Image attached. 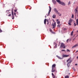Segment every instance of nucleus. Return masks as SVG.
I'll return each instance as SVG.
<instances>
[{
    "label": "nucleus",
    "instance_id": "obj_1",
    "mask_svg": "<svg viewBox=\"0 0 78 78\" xmlns=\"http://www.w3.org/2000/svg\"><path fill=\"white\" fill-rule=\"evenodd\" d=\"M55 67H56V64H54L52 65V70L51 72H55L56 71V70L54 69V68H55Z\"/></svg>",
    "mask_w": 78,
    "mask_h": 78
},
{
    "label": "nucleus",
    "instance_id": "obj_2",
    "mask_svg": "<svg viewBox=\"0 0 78 78\" xmlns=\"http://www.w3.org/2000/svg\"><path fill=\"white\" fill-rule=\"evenodd\" d=\"M60 48H66V46L65 44L63 43H61L60 46Z\"/></svg>",
    "mask_w": 78,
    "mask_h": 78
},
{
    "label": "nucleus",
    "instance_id": "obj_3",
    "mask_svg": "<svg viewBox=\"0 0 78 78\" xmlns=\"http://www.w3.org/2000/svg\"><path fill=\"white\" fill-rule=\"evenodd\" d=\"M72 19L71 18L70 19L69 21V25L70 26L72 25Z\"/></svg>",
    "mask_w": 78,
    "mask_h": 78
},
{
    "label": "nucleus",
    "instance_id": "obj_4",
    "mask_svg": "<svg viewBox=\"0 0 78 78\" xmlns=\"http://www.w3.org/2000/svg\"><path fill=\"white\" fill-rule=\"evenodd\" d=\"M54 10L56 14H59V13L58 12V10H57L55 8H54Z\"/></svg>",
    "mask_w": 78,
    "mask_h": 78
},
{
    "label": "nucleus",
    "instance_id": "obj_5",
    "mask_svg": "<svg viewBox=\"0 0 78 78\" xmlns=\"http://www.w3.org/2000/svg\"><path fill=\"white\" fill-rule=\"evenodd\" d=\"M12 19H14V13H13V9H12Z\"/></svg>",
    "mask_w": 78,
    "mask_h": 78
},
{
    "label": "nucleus",
    "instance_id": "obj_6",
    "mask_svg": "<svg viewBox=\"0 0 78 78\" xmlns=\"http://www.w3.org/2000/svg\"><path fill=\"white\" fill-rule=\"evenodd\" d=\"M52 26H53V28H55V27H56V22H55L54 24L53 23L52 25Z\"/></svg>",
    "mask_w": 78,
    "mask_h": 78
},
{
    "label": "nucleus",
    "instance_id": "obj_7",
    "mask_svg": "<svg viewBox=\"0 0 78 78\" xmlns=\"http://www.w3.org/2000/svg\"><path fill=\"white\" fill-rule=\"evenodd\" d=\"M60 5H62V6H66V4L64 3L63 2H61L60 3Z\"/></svg>",
    "mask_w": 78,
    "mask_h": 78
},
{
    "label": "nucleus",
    "instance_id": "obj_8",
    "mask_svg": "<svg viewBox=\"0 0 78 78\" xmlns=\"http://www.w3.org/2000/svg\"><path fill=\"white\" fill-rule=\"evenodd\" d=\"M49 10L48 11V15L49 16V15H50V12H51V7L50 6H49Z\"/></svg>",
    "mask_w": 78,
    "mask_h": 78
},
{
    "label": "nucleus",
    "instance_id": "obj_9",
    "mask_svg": "<svg viewBox=\"0 0 78 78\" xmlns=\"http://www.w3.org/2000/svg\"><path fill=\"white\" fill-rule=\"evenodd\" d=\"M62 57H63L64 58H67V57H68L69 56V55H65L63 54L62 55Z\"/></svg>",
    "mask_w": 78,
    "mask_h": 78
},
{
    "label": "nucleus",
    "instance_id": "obj_10",
    "mask_svg": "<svg viewBox=\"0 0 78 78\" xmlns=\"http://www.w3.org/2000/svg\"><path fill=\"white\" fill-rule=\"evenodd\" d=\"M69 63H71L72 62V60L71 58H70L69 59Z\"/></svg>",
    "mask_w": 78,
    "mask_h": 78
},
{
    "label": "nucleus",
    "instance_id": "obj_11",
    "mask_svg": "<svg viewBox=\"0 0 78 78\" xmlns=\"http://www.w3.org/2000/svg\"><path fill=\"white\" fill-rule=\"evenodd\" d=\"M78 46V43L75 45L74 46L72 47V48H74Z\"/></svg>",
    "mask_w": 78,
    "mask_h": 78
},
{
    "label": "nucleus",
    "instance_id": "obj_12",
    "mask_svg": "<svg viewBox=\"0 0 78 78\" xmlns=\"http://www.w3.org/2000/svg\"><path fill=\"white\" fill-rule=\"evenodd\" d=\"M56 22L57 24H60V23L61 22L60 21H59L58 19H57L56 20Z\"/></svg>",
    "mask_w": 78,
    "mask_h": 78
},
{
    "label": "nucleus",
    "instance_id": "obj_13",
    "mask_svg": "<svg viewBox=\"0 0 78 78\" xmlns=\"http://www.w3.org/2000/svg\"><path fill=\"white\" fill-rule=\"evenodd\" d=\"M52 1L54 4V5H56V1L55 0H52Z\"/></svg>",
    "mask_w": 78,
    "mask_h": 78
},
{
    "label": "nucleus",
    "instance_id": "obj_14",
    "mask_svg": "<svg viewBox=\"0 0 78 78\" xmlns=\"http://www.w3.org/2000/svg\"><path fill=\"white\" fill-rule=\"evenodd\" d=\"M56 1L57 2H58V3H59V4H60L61 2V0H56Z\"/></svg>",
    "mask_w": 78,
    "mask_h": 78
},
{
    "label": "nucleus",
    "instance_id": "obj_15",
    "mask_svg": "<svg viewBox=\"0 0 78 78\" xmlns=\"http://www.w3.org/2000/svg\"><path fill=\"white\" fill-rule=\"evenodd\" d=\"M56 56L57 57H58V58L59 59H63V58H61L59 56H58V55H56Z\"/></svg>",
    "mask_w": 78,
    "mask_h": 78
},
{
    "label": "nucleus",
    "instance_id": "obj_16",
    "mask_svg": "<svg viewBox=\"0 0 78 78\" xmlns=\"http://www.w3.org/2000/svg\"><path fill=\"white\" fill-rule=\"evenodd\" d=\"M46 21H47V19H44V23L45 25L46 24Z\"/></svg>",
    "mask_w": 78,
    "mask_h": 78
},
{
    "label": "nucleus",
    "instance_id": "obj_17",
    "mask_svg": "<svg viewBox=\"0 0 78 78\" xmlns=\"http://www.w3.org/2000/svg\"><path fill=\"white\" fill-rule=\"evenodd\" d=\"M61 25H60V24H58V25H57L58 28H60Z\"/></svg>",
    "mask_w": 78,
    "mask_h": 78
},
{
    "label": "nucleus",
    "instance_id": "obj_18",
    "mask_svg": "<svg viewBox=\"0 0 78 78\" xmlns=\"http://www.w3.org/2000/svg\"><path fill=\"white\" fill-rule=\"evenodd\" d=\"M76 23L77 25L78 26V19H77L76 20Z\"/></svg>",
    "mask_w": 78,
    "mask_h": 78
},
{
    "label": "nucleus",
    "instance_id": "obj_19",
    "mask_svg": "<svg viewBox=\"0 0 78 78\" xmlns=\"http://www.w3.org/2000/svg\"><path fill=\"white\" fill-rule=\"evenodd\" d=\"M77 14V11H75V17L76 18V14Z\"/></svg>",
    "mask_w": 78,
    "mask_h": 78
},
{
    "label": "nucleus",
    "instance_id": "obj_20",
    "mask_svg": "<svg viewBox=\"0 0 78 78\" xmlns=\"http://www.w3.org/2000/svg\"><path fill=\"white\" fill-rule=\"evenodd\" d=\"M52 17L53 18H55L56 17V15H53L52 16Z\"/></svg>",
    "mask_w": 78,
    "mask_h": 78
},
{
    "label": "nucleus",
    "instance_id": "obj_21",
    "mask_svg": "<svg viewBox=\"0 0 78 78\" xmlns=\"http://www.w3.org/2000/svg\"><path fill=\"white\" fill-rule=\"evenodd\" d=\"M72 18H74V15L73 14H72V16H71Z\"/></svg>",
    "mask_w": 78,
    "mask_h": 78
},
{
    "label": "nucleus",
    "instance_id": "obj_22",
    "mask_svg": "<svg viewBox=\"0 0 78 78\" xmlns=\"http://www.w3.org/2000/svg\"><path fill=\"white\" fill-rule=\"evenodd\" d=\"M55 47L54 48H57V44H55Z\"/></svg>",
    "mask_w": 78,
    "mask_h": 78
},
{
    "label": "nucleus",
    "instance_id": "obj_23",
    "mask_svg": "<svg viewBox=\"0 0 78 78\" xmlns=\"http://www.w3.org/2000/svg\"><path fill=\"white\" fill-rule=\"evenodd\" d=\"M73 31L71 33V36H73Z\"/></svg>",
    "mask_w": 78,
    "mask_h": 78
},
{
    "label": "nucleus",
    "instance_id": "obj_24",
    "mask_svg": "<svg viewBox=\"0 0 78 78\" xmlns=\"http://www.w3.org/2000/svg\"><path fill=\"white\" fill-rule=\"evenodd\" d=\"M65 78H69V76H66L65 77Z\"/></svg>",
    "mask_w": 78,
    "mask_h": 78
},
{
    "label": "nucleus",
    "instance_id": "obj_25",
    "mask_svg": "<svg viewBox=\"0 0 78 78\" xmlns=\"http://www.w3.org/2000/svg\"><path fill=\"white\" fill-rule=\"evenodd\" d=\"M74 25L75 27H76V24L75 23H74Z\"/></svg>",
    "mask_w": 78,
    "mask_h": 78
},
{
    "label": "nucleus",
    "instance_id": "obj_26",
    "mask_svg": "<svg viewBox=\"0 0 78 78\" xmlns=\"http://www.w3.org/2000/svg\"><path fill=\"white\" fill-rule=\"evenodd\" d=\"M64 31H66L67 30V29H66V28H64L63 29Z\"/></svg>",
    "mask_w": 78,
    "mask_h": 78
},
{
    "label": "nucleus",
    "instance_id": "obj_27",
    "mask_svg": "<svg viewBox=\"0 0 78 78\" xmlns=\"http://www.w3.org/2000/svg\"><path fill=\"white\" fill-rule=\"evenodd\" d=\"M3 32V31H2V30L0 29V33H2Z\"/></svg>",
    "mask_w": 78,
    "mask_h": 78
},
{
    "label": "nucleus",
    "instance_id": "obj_28",
    "mask_svg": "<svg viewBox=\"0 0 78 78\" xmlns=\"http://www.w3.org/2000/svg\"><path fill=\"white\" fill-rule=\"evenodd\" d=\"M50 32H51V33H53L52 32V30H51V29H50Z\"/></svg>",
    "mask_w": 78,
    "mask_h": 78
},
{
    "label": "nucleus",
    "instance_id": "obj_29",
    "mask_svg": "<svg viewBox=\"0 0 78 78\" xmlns=\"http://www.w3.org/2000/svg\"><path fill=\"white\" fill-rule=\"evenodd\" d=\"M59 14V16H62V15L61 14H60V13H59V14Z\"/></svg>",
    "mask_w": 78,
    "mask_h": 78
},
{
    "label": "nucleus",
    "instance_id": "obj_30",
    "mask_svg": "<svg viewBox=\"0 0 78 78\" xmlns=\"http://www.w3.org/2000/svg\"><path fill=\"white\" fill-rule=\"evenodd\" d=\"M47 22H48L47 24H48V23H49V22H48V20H47Z\"/></svg>",
    "mask_w": 78,
    "mask_h": 78
},
{
    "label": "nucleus",
    "instance_id": "obj_31",
    "mask_svg": "<svg viewBox=\"0 0 78 78\" xmlns=\"http://www.w3.org/2000/svg\"><path fill=\"white\" fill-rule=\"evenodd\" d=\"M73 69L74 70V71H75V69L74 67L73 68Z\"/></svg>",
    "mask_w": 78,
    "mask_h": 78
},
{
    "label": "nucleus",
    "instance_id": "obj_32",
    "mask_svg": "<svg viewBox=\"0 0 78 78\" xmlns=\"http://www.w3.org/2000/svg\"><path fill=\"white\" fill-rule=\"evenodd\" d=\"M62 51H65V50H62Z\"/></svg>",
    "mask_w": 78,
    "mask_h": 78
},
{
    "label": "nucleus",
    "instance_id": "obj_33",
    "mask_svg": "<svg viewBox=\"0 0 78 78\" xmlns=\"http://www.w3.org/2000/svg\"><path fill=\"white\" fill-rule=\"evenodd\" d=\"M75 12H77L78 11L77 9H75Z\"/></svg>",
    "mask_w": 78,
    "mask_h": 78
},
{
    "label": "nucleus",
    "instance_id": "obj_34",
    "mask_svg": "<svg viewBox=\"0 0 78 78\" xmlns=\"http://www.w3.org/2000/svg\"><path fill=\"white\" fill-rule=\"evenodd\" d=\"M14 12H17V10H14Z\"/></svg>",
    "mask_w": 78,
    "mask_h": 78
},
{
    "label": "nucleus",
    "instance_id": "obj_35",
    "mask_svg": "<svg viewBox=\"0 0 78 78\" xmlns=\"http://www.w3.org/2000/svg\"><path fill=\"white\" fill-rule=\"evenodd\" d=\"M68 41H69V39H68L66 41L67 42H68Z\"/></svg>",
    "mask_w": 78,
    "mask_h": 78
},
{
    "label": "nucleus",
    "instance_id": "obj_36",
    "mask_svg": "<svg viewBox=\"0 0 78 78\" xmlns=\"http://www.w3.org/2000/svg\"><path fill=\"white\" fill-rule=\"evenodd\" d=\"M78 7H76V9H77V10H78Z\"/></svg>",
    "mask_w": 78,
    "mask_h": 78
},
{
    "label": "nucleus",
    "instance_id": "obj_37",
    "mask_svg": "<svg viewBox=\"0 0 78 78\" xmlns=\"http://www.w3.org/2000/svg\"><path fill=\"white\" fill-rule=\"evenodd\" d=\"M11 16V14H10L8 15V16Z\"/></svg>",
    "mask_w": 78,
    "mask_h": 78
},
{
    "label": "nucleus",
    "instance_id": "obj_38",
    "mask_svg": "<svg viewBox=\"0 0 78 78\" xmlns=\"http://www.w3.org/2000/svg\"><path fill=\"white\" fill-rule=\"evenodd\" d=\"M9 11H10V10H6V12H7V11H8V12H9Z\"/></svg>",
    "mask_w": 78,
    "mask_h": 78
},
{
    "label": "nucleus",
    "instance_id": "obj_39",
    "mask_svg": "<svg viewBox=\"0 0 78 78\" xmlns=\"http://www.w3.org/2000/svg\"><path fill=\"white\" fill-rule=\"evenodd\" d=\"M52 76H53V75H54L53 73H52Z\"/></svg>",
    "mask_w": 78,
    "mask_h": 78
},
{
    "label": "nucleus",
    "instance_id": "obj_40",
    "mask_svg": "<svg viewBox=\"0 0 78 78\" xmlns=\"http://www.w3.org/2000/svg\"><path fill=\"white\" fill-rule=\"evenodd\" d=\"M69 4H70V2H69Z\"/></svg>",
    "mask_w": 78,
    "mask_h": 78
},
{
    "label": "nucleus",
    "instance_id": "obj_41",
    "mask_svg": "<svg viewBox=\"0 0 78 78\" xmlns=\"http://www.w3.org/2000/svg\"><path fill=\"white\" fill-rule=\"evenodd\" d=\"M14 14L15 15V16H16V13L14 12Z\"/></svg>",
    "mask_w": 78,
    "mask_h": 78
},
{
    "label": "nucleus",
    "instance_id": "obj_42",
    "mask_svg": "<svg viewBox=\"0 0 78 78\" xmlns=\"http://www.w3.org/2000/svg\"><path fill=\"white\" fill-rule=\"evenodd\" d=\"M78 52V50L77 51H76V53H77V52Z\"/></svg>",
    "mask_w": 78,
    "mask_h": 78
},
{
    "label": "nucleus",
    "instance_id": "obj_43",
    "mask_svg": "<svg viewBox=\"0 0 78 78\" xmlns=\"http://www.w3.org/2000/svg\"><path fill=\"white\" fill-rule=\"evenodd\" d=\"M75 40V38H74L73 39V41H74Z\"/></svg>",
    "mask_w": 78,
    "mask_h": 78
},
{
    "label": "nucleus",
    "instance_id": "obj_44",
    "mask_svg": "<svg viewBox=\"0 0 78 78\" xmlns=\"http://www.w3.org/2000/svg\"><path fill=\"white\" fill-rule=\"evenodd\" d=\"M77 65H78V64H75L76 66H77Z\"/></svg>",
    "mask_w": 78,
    "mask_h": 78
},
{
    "label": "nucleus",
    "instance_id": "obj_45",
    "mask_svg": "<svg viewBox=\"0 0 78 78\" xmlns=\"http://www.w3.org/2000/svg\"><path fill=\"white\" fill-rule=\"evenodd\" d=\"M68 64H69L68 63H67V66L68 67H69Z\"/></svg>",
    "mask_w": 78,
    "mask_h": 78
},
{
    "label": "nucleus",
    "instance_id": "obj_46",
    "mask_svg": "<svg viewBox=\"0 0 78 78\" xmlns=\"http://www.w3.org/2000/svg\"><path fill=\"white\" fill-rule=\"evenodd\" d=\"M67 62H68V61H69V59H68L67 60Z\"/></svg>",
    "mask_w": 78,
    "mask_h": 78
},
{
    "label": "nucleus",
    "instance_id": "obj_47",
    "mask_svg": "<svg viewBox=\"0 0 78 78\" xmlns=\"http://www.w3.org/2000/svg\"><path fill=\"white\" fill-rule=\"evenodd\" d=\"M67 51H69V49H67Z\"/></svg>",
    "mask_w": 78,
    "mask_h": 78
},
{
    "label": "nucleus",
    "instance_id": "obj_48",
    "mask_svg": "<svg viewBox=\"0 0 78 78\" xmlns=\"http://www.w3.org/2000/svg\"><path fill=\"white\" fill-rule=\"evenodd\" d=\"M77 59H78V56H77Z\"/></svg>",
    "mask_w": 78,
    "mask_h": 78
},
{
    "label": "nucleus",
    "instance_id": "obj_49",
    "mask_svg": "<svg viewBox=\"0 0 78 78\" xmlns=\"http://www.w3.org/2000/svg\"><path fill=\"white\" fill-rule=\"evenodd\" d=\"M69 51H70L69 50Z\"/></svg>",
    "mask_w": 78,
    "mask_h": 78
},
{
    "label": "nucleus",
    "instance_id": "obj_50",
    "mask_svg": "<svg viewBox=\"0 0 78 78\" xmlns=\"http://www.w3.org/2000/svg\"><path fill=\"white\" fill-rule=\"evenodd\" d=\"M77 32H78V30L77 31Z\"/></svg>",
    "mask_w": 78,
    "mask_h": 78
},
{
    "label": "nucleus",
    "instance_id": "obj_51",
    "mask_svg": "<svg viewBox=\"0 0 78 78\" xmlns=\"http://www.w3.org/2000/svg\"><path fill=\"white\" fill-rule=\"evenodd\" d=\"M47 17V16H45V17Z\"/></svg>",
    "mask_w": 78,
    "mask_h": 78
}]
</instances>
